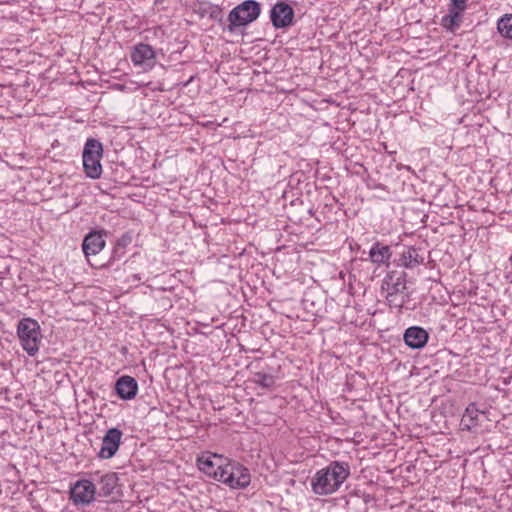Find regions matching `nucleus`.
Here are the masks:
<instances>
[{
	"label": "nucleus",
	"mask_w": 512,
	"mask_h": 512,
	"mask_svg": "<svg viewBox=\"0 0 512 512\" xmlns=\"http://www.w3.org/2000/svg\"><path fill=\"white\" fill-rule=\"evenodd\" d=\"M351 474L350 465L344 461H331L311 478L310 486L315 495L328 496L337 492Z\"/></svg>",
	"instance_id": "obj_1"
},
{
	"label": "nucleus",
	"mask_w": 512,
	"mask_h": 512,
	"mask_svg": "<svg viewBox=\"0 0 512 512\" xmlns=\"http://www.w3.org/2000/svg\"><path fill=\"white\" fill-rule=\"evenodd\" d=\"M228 459L217 454H202L197 459L200 471L220 482L221 470H225Z\"/></svg>",
	"instance_id": "obj_7"
},
{
	"label": "nucleus",
	"mask_w": 512,
	"mask_h": 512,
	"mask_svg": "<svg viewBox=\"0 0 512 512\" xmlns=\"http://www.w3.org/2000/svg\"><path fill=\"white\" fill-rule=\"evenodd\" d=\"M382 288L387 292L404 293L406 287V274L390 271L383 279Z\"/></svg>",
	"instance_id": "obj_16"
},
{
	"label": "nucleus",
	"mask_w": 512,
	"mask_h": 512,
	"mask_svg": "<svg viewBox=\"0 0 512 512\" xmlns=\"http://www.w3.org/2000/svg\"><path fill=\"white\" fill-rule=\"evenodd\" d=\"M467 0H451V9L457 10L462 13L466 9Z\"/></svg>",
	"instance_id": "obj_24"
},
{
	"label": "nucleus",
	"mask_w": 512,
	"mask_h": 512,
	"mask_svg": "<svg viewBox=\"0 0 512 512\" xmlns=\"http://www.w3.org/2000/svg\"><path fill=\"white\" fill-rule=\"evenodd\" d=\"M405 344L411 349H422L428 342V332L420 326L408 327L403 335Z\"/></svg>",
	"instance_id": "obj_12"
},
{
	"label": "nucleus",
	"mask_w": 512,
	"mask_h": 512,
	"mask_svg": "<svg viewBox=\"0 0 512 512\" xmlns=\"http://www.w3.org/2000/svg\"><path fill=\"white\" fill-rule=\"evenodd\" d=\"M461 13L454 9H449V13L441 19V25L448 31H455L460 26Z\"/></svg>",
	"instance_id": "obj_20"
},
{
	"label": "nucleus",
	"mask_w": 512,
	"mask_h": 512,
	"mask_svg": "<svg viewBox=\"0 0 512 512\" xmlns=\"http://www.w3.org/2000/svg\"><path fill=\"white\" fill-rule=\"evenodd\" d=\"M122 435V431L118 428L108 429L103 437L102 446L98 452V457L101 459L112 458L119 449Z\"/></svg>",
	"instance_id": "obj_10"
},
{
	"label": "nucleus",
	"mask_w": 512,
	"mask_h": 512,
	"mask_svg": "<svg viewBox=\"0 0 512 512\" xmlns=\"http://www.w3.org/2000/svg\"><path fill=\"white\" fill-rule=\"evenodd\" d=\"M497 30L504 38L512 40V14H505L498 20Z\"/></svg>",
	"instance_id": "obj_21"
},
{
	"label": "nucleus",
	"mask_w": 512,
	"mask_h": 512,
	"mask_svg": "<svg viewBox=\"0 0 512 512\" xmlns=\"http://www.w3.org/2000/svg\"><path fill=\"white\" fill-rule=\"evenodd\" d=\"M392 257V250L390 246L383 244L380 241L373 243L369 250L368 260L377 266H390V259Z\"/></svg>",
	"instance_id": "obj_14"
},
{
	"label": "nucleus",
	"mask_w": 512,
	"mask_h": 512,
	"mask_svg": "<svg viewBox=\"0 0 512 512\" xmlns=\"http://www.w3.org/2000/svg\"><path fill=\"white\" fill-rule=\"evenodd\" d=\"M108 232L106 230H93L89 232L83 239L82 250L86 257L97 255L100 253L105 245V236Z\"/></svg>",
	"instance_id": "obj_11"
},
{
	"label": "nucleus",
	"mask_w": 512,
	"mask_h": 512,
	"mask_svg": "<svg viewBox=\"0 0 512 512\" xmlns=\"http://www.w3.org/2000/svg\"><path fill=\"white\" fill-rule=\"evenodd\" d=\"M261 13V5L255 0H245L233 8L228 14V30L232 32L235 27L246 26L254 22Z\"/></svg>",
	"instance_id": "obj_4"
},
{
	"label": "nucleus",
	"mask_w": 512,
	"mask_h": 512,
	"mask_svg": "<svg viewBox=\"0 0 512 512\" xmlns=\"http://www.w3.org/2000/svg\"><path fill=\"white\" fill-rule=\"evenodd\" d=\"M220 482L232 489H244L249 486L251 476L249 470L243 465L228 461L225 470H221Z\"/></svg>",
	"instance_id": "obj_5"
},
{
	"label": "nucleus",
	"mask_w": 512,
	"mask_h": 512,
	"mask_svg": "<svg viewBox=\"0 0 512 512\" xmlns=\"http://www.w3.org/2000/svg\"><path fill=\"white\" fill-rule=\"evenodd\" d=\"M17 336L22 349L29 356L34 357L42 341L39 323L32 318H22L17 324Z\"/></svg>",
	"instance_id": "obj_2"
},
{
	"label": "nucleus",
	"mask_w": 512,
	"mask_h": 512,
	"mask_svg": "<svg viewBox=\"0 0 512 512\" xmlns=\"http://www.w3.org/2000/svg\"><path fill=\"white\" fill-rule=\"evenodd\" d=\"M115 392L122 400H132L137 395L138 383L133 377L123 375L115 383Z\"/></svg>",
	"instance_id": "obj_13"
},
{
	"label": "nucleus",
	"mask_w": 512,
	"mask_h": 512,
	"mask_svg": "<svg viewBox=\"0 0 512 512\" xmlns=\"http://www.w3.org/2000/svg\"><path fill=\"white\" fill-rule=\"evenodd\" d=\"M294 10L287 1H278L270 11V20L274 28H287L293 24Z\"/></svg>",
	"instance_id": "obj_8"
},
{
	"label": "nucleus",
	"mask_w": 512,
	"mask_h": 512,
	"mask_svg": "<svg viewBox=\"0 0 512 512\" xmlns=\"http://www.w3.org/2000/svg\"><path fill=\"white\" fill-rule=\"evenodd\" d=\"M253 382L263 388L271 389L275 385V378L273 375L265 372H256Z\"/></svg>",
	"instance_id": "obj_22"
},
{
	"label": "nucleus",
	"mask_w": 512,
	"mask_h": 512,
	"mask_svg": "<svg viewBox=\"0 0 512 512\" xmlns=\"http://www.w3.org/2000/svg\"><path fill=\"white\" fill-rule=\"evenodd\" d=\"M400 293L387 292L386 300L390 307L401 309L404 305V298L399 297Z\"/></svg>",
	"instance_id": "obj_23"
},
{
	"label": "nucleus",
	"mask_w": 512,
	"mask_h": 512,
	"mask_svg": "<svg viewBox=\"0 0 512 512\" xmlns=\"http://www.w3.org/2000/svg\"><path fill=\"white\" fill-rule=\"evenodd\" d=\"M483 414L484 412L480 411L475 403L469 404L461 418L463 429L468 431L475 429L479 425V416Z\"/></svg>",
	"instance_id": "obj_17"
},
{
	"label": "nucleus",
	"mask_w": 512,
	"mask_h": 512,
	"mask_svg": "<svg viewBox=\"0 0 512 512\" xmlns=\"http://www.w3.org/2000/svg\"><path fill=\"white\" fill-rule=\"evenodd\" d=\"M424 258L419 255L418 249L415 247H408L403 251L400 257L401 265L408 269H413L422 264Z\"/></svg>",
	"instance_id": "obj_19"
},
{
	"label": "nucleus",
	"mask_w": 512,
	"mask_h": 512,
	"mask_svg": "<svg viewBox=\"0 0 512 512\" xmlns=\"http://www.w3.org/2000/svg\"><path fill=\"white\" fill-rule=\"evenodd\" d=\"M131 242L132 235L129 232L122 234L116 241L109 263L113 264L116 261H120L124 257L126 248L131 244Z\"/></svg>",
	"instance_id": "obj_18"
},
{
	"label": "nucleus",
	"mask_w": 512,
	"mask_h": 512,
	"mask_svg": "<svg viewBox=\"0 0 512 512\" xmlns=\"http://www.w3.org/2000/svg\"><path fill=\"white\" fill-rule=\"evenodd\" d=\"M93 480L98 485L97 495L102 497L113 495L114 490L118 486V476L114 472H108L103 475L95 474Z\"/></svg>",
	"instance_id": "obj_15"
},
{
	"label": "nucleus",
	"mask_w": 512,
	"mask_h": 512,
	"mask_svg": "<svg viewBox=\"0 0 512 512\" xmlns=\"http://www.w3.org/2000/svg\"><path fill=\"white\" fill-rule=\"evenodd\" d=\"M97 487L94 480L80 479L70 487L69 499L76 506H88L95 501Z\"/></svg>",
	"instance_id": "obj_6"
},
{
	"label": "nucleus",
	"mask_w": 512,
	"mask_h": 512,
	"mask_svg": "<svg viewBox=\"0 0 512 512\" xmlns=\"http://www.w3.org/2000/svg\"><path fill=\"white\" fill-rule=\"evenodd\" d=\"M130 58L135 66L141 67L147 71L153 68L156 55L152 46L139 43L133 47Z\"/></svg>",
	"instance_id": "obj_9"
},
{
	"label": "nucleus",
	"mask_w": 512,
	"mask_h": 512,
	"mask_svg": "<svg viewBox=\"0 0 512 512\" xmlns=\"http://www.w3.org/2000/svg\"><path fill=\"white\" fill-rule=\"evenodd\" d=\"M103 157V145L95 138H88L83 151V169L90 179H99L102 175L101 159Z\"/></svg>",
	"instance_id": "obj_3"
}]
</instances>
